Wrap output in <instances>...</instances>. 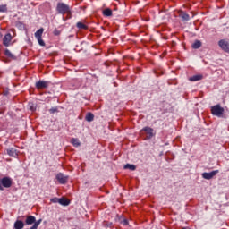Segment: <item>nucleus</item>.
<instances>
[{"label": "nucleus", "instance_id": "obj_23", "mask_svg": "<svg viewBox=\"0 0 229 229\" xmlns=\"http://www.w3.org/2000/svg\"><path fill=\"white\" fill-rule=\"evenodd\" d=\"M0 12L4 13V12H8V7L6 4L4 5H0Z\"/></svg>", "mask_w": 229, "mask_h": 229}, {"label": "nucleus", "instance_id": "obj_21", "mask_svg": "<svg viewBox=\"0 0 229 229\" xmlns=\"http://www.w3.org/2000/svg\"><path fill=\"white\" fill-rule=\"evenodd\" d=\"M192 49H199L201 47V41L196 40L192 45H191Z\"/></svg>", "mask_w": 229, "mask_h": 229}, {"label": "nucleus", "instance_id": "obj_28", "mask_svg": "<svg viewBox=\"0 0 229 229\" xmlns=\"http://www.w3.org/2000/svg\"><path fill=\"white\" fill-rule=\"evenodd\" d=\"M124 225H128V221L127 220H124Z\"/></svg>", "mask_w": 229, "mask_h": 229}, {"label": "nucleus", "instance_id": "obj_14", "mask_svg": "<svg viewBox=\"0 0 229 229\" xmlns=\"http://www.w3.org/2000/svg\"><path fill=\"white\" fill-rule=\"evenodd\" d=\"M71 143L72 146H74V148H80V146H81V143L78 138H72Z\"/></svg>", "mask_w": 229, "mask_h": 229}, {"label": "nucleus", "instance_id": "obj_4", "mask_svg": "<svg viewBox=\"0 0 229 229\" xmlns=\"http://www.w3.org/2000/svg\"><path fill=\"white\" fill-rule=\"evenodd\" d=\"M44 34V28L39 29L38 31L35 32V38H37L39 46H46V42L42 39V35Z\"/></svg>", "mask_w": 229, "mask_h": 229}, {"label": "nucleus", "instance_id": "obj_17", "mask_svg": "<svg viewBox=\"0 0 229 229\" xmlns=\"http://www.w3.org/2000/svg\"><path fill=\"white\" fill-rule=\"evenodd\" d=\"M85 120L88 121V123H92L94 121V114L92 113H87L85 116Z\"/></svg>", "mask_w": 229, "mask_h": 229}, {"label": "nucleus", "instance_id": "obj_15", "mask_svg": "<svg viewBox=\"0 0 229 229\" xmlns=\"http://www.w3.org/2000/svg\"><path fill=\"white\" fill-rule=\"evenodd\" d=\"M71 200L69 199H66L64 197L59 199V204L64 205V207H67V205H70Z\"/></svg>", "mask_w": 229, "mask_h": 229}, {"label": "nucleus", "instance_id": "obj_26", "mask_svg": "<svg viewBox=\"0 0 229 229\" xmlns=\"http://www.w3.org/2000/svg\"><path fill=\"white\" fill-rule=\"evenodd\" d=\"M52 203H60V199L58 198H54L51 199Z\"/></svg>", "mask_w": 229, "mask_h": 229}, {"label": "nucleus", "instance_id": "obj_20", "mask_svg": "<svg viewBox=\"0 0 229 229\" xmlns=\"http://www.w3.org/2000/svg\"><path fill=\"white\" fill-rule=\"evenodd\" d=\"M6 151L9 157H15L17 155V150H15V148H8Z\"/></svg>", "mask_w": 229, "mask_h": 229}, {"label": "nucleus", "instance_id": "obj_5", "mask_svg": "<svg viewBox=\"0 0 229 229\" xmlns=\"http://www.w3.org/2000/svg\"><path fill=\"white\" fill-rule=\"evenodd\" d=\"M219 47H221L222 51H225V53H229V42L226 39H221L218 42Z\"/></svg>", "mask_w": 229, "mask_h": 229}, {"label": "nucleus", "instance_id": "obj_18", "mask_svg": "<svg viewBox=\"0 0 229 229\" xmlns=\"http://www.w3.org/2000/svg\"><path fill=\"white\" fill-rule=\"evenodd\" d=\"M76 26L79 30H89V26H87L81 21L77 22Z\"/></svg>", "mask_w": 229, "mask_h": 229}, {"label": "nucleus", "instance_id": "obj_25", "mask_svg": "<svg viewBox=\"0 0 229 229\" xmlns=\"http://www.w3.org/2000/svg\"><path fill=\"white\" fill-rule=\"evenodd\" d=\"M50 114H56V112H58V108L57 107H52L49 110Z\"/></svg>", "mask_w": 229, "mask_h": 229}, {"label": "nucleus", "instance_id": "obj_10", "mask_svg": "<svg viewBox=\"0 0 229 229\" xmlns=\"http://www.w3.org/2000/svg\"><path fill=\"white\" fill-rule=\"evenodd\" d=\"M12 34L7 33L3 38V44L5 46V47H8L10 46V42H12Z\"/></svg>", "mask_w": 229, "mask_h": 229}, {"label": "nucleus", "instance_id": "obj_24", "mask_svg": "<svg viewBox=\"0 0 229 229\" xmlns=\"http://www.w3.org/2000/svg\"><path fill=\"white\" fill-rule=\"evenodd\" d=\"M60 33H62V31L59 30L58 29H55V30H54V35H55V37H58V35H60Z\"/></svg>", "mask_w": 229, "mask_h": 229}, {"label": "nucleus", "instance_id": "obj_9", "mask_svg": "<svg viewBox=\"0 0 229 229\" xmlns=\"http://www.w3.org/2000/svg\"><path fill=\"white\" fill-rule=\"evenodd\" d=\"M2 185L5 187V189H10V187H12V179L10 177H4L2 179Z\"/></svg>", "mask_w": 229, "mask_h": 229}, {"label": "nucleus", "instance_id": "obj_22", "mask_svg": "<svg viewBox=\"0 0 229 229\" xmlns=\"http://www.w3.org/2000/svg\"><path fill=\"white\" fill-rule=\"evenodd\" d=\"M123 169H130V171H135V169H137V166H135V165L126 164L123 166Z\"/></svg>", "mask_w": 229, "mask_h": 229}, {"label": "nucleus", "instance_id": "obj_12", "mask_svg": "<svg viewBox=\"0 0 229 229\" xmlns=\"http://www.w3.org/2000/svg\"><path fill=\"white\" fill-rule=\"evenodd\" d=\"M203 79V74L193 75L189 78L190 81H199Z\"/></svg>", "mask_w": 229, "mask_h": 229}, {"label": "nucleus", "instance_id": "obj_13", "mask_svg": "<svg viewBox=\"0 0 229 229\" xmlns=\"http://www.w3.org/2000/svg\"><path fill=\"white\" fill-rule=\"evenodd\" d=\"M4 55H5V56H7V58H10V60H17V56H15V55L12 54V52L8 49H6L4 51Z\"/></svg>", "mask_w": 229, "mask_h": 229}, {"label": "nucleus", "instance_id": "obj_19", "mask_svg": "<svg viewBox=\"0 0 229 229\" xmlns=\"http://www.w3.org/2000/svg\"><path fill=\"white\" fill-rule=\"evenodd\" d=\"M103 15H105V17H112L113 13L110 8H106L103 11Z\"/></svg>", "mask_w": 229, "mask_h": 229}, {"label": "nucleus", "instance_id": "obj_8", "mask_svg": "<svg viewBox=\"0 0 229 229\" xmlns=\"http://www.w3.org/2000/svg\"><path fill=\"white\" fill-rule=\"evenodd\" d=\"M217 173H219V170H215L210 173H203L202 178H204V180H212V178H214V176H216Z\"/></svg>", "mask_w": 229, "mask_h": 229}, {"label": "nucleus", "instance_id": "obj_11", "mask_svg": "<svg viewBox=\"0 0 229 229\" xmlns=\"http://www.w3.org/2000/svg\"><path fill=\"white\" fill-rule=\"evenodd\" d=\"M179 17H181L182 21H189L191 19L189 14L183 11L179 12Z\"/></svg>", "mask_w": 229, "mask_h": 229}, {"label": "nucleus", "instance_id": "obj_1", "mask_svg": "<svg viewBox=\"0 0 229 229\" xmlns=\"http://www.w3.org/2000/svg\"><path fill=\"white\" fill-rule=\"evenodd\" d=\"M56 12L61 13V15H66L64 21H67L72 17V13L71 12V7L64 3H58L56 6Z\"/></svg>", "mask_w": 229, "mask_h": 229}, {"label": "nucleus", "instance_id": "obj_3", "mask_svg": "<svg viewBox=\"0 0 229 229\" xmlns=\"http://www.w3.org/2000/svg\"><path fill=\"white\" fill-rule=\"evenodd\" d=\"M211 114L216 117H221L225 114V108L221 107V105H216L211 107Z\"/></svg>", "mask_w": 229, "mask_h": 229}, {"label": "nucleus", "instance_id": "obj_2", "mask_svg": "<svg viewBox=\"0 0 229 229\" xmlns=\"http://www.w3.org/2000/svg\"><path fill=\"white\" fill-rule=\"evenodd\" d=\"M157 132L151 127H144L140 131V135L143 139V140H149L155 137Z\"/></svg>", "mask_w": 229, "mask_h": 229}, {"label": "nucleus", "instance_id": "obj_6", "mask_svg": "<svg viewBox=\"0 0 229 229\" xmlns=\"http://www.w3.org/2000/svg\"><path fill=\"white\" fill-rule=\"evenodd\" d=\"M56 180L61 183V185H65L69 182V176L64 175V174L59 173L56 175Z\"/></svg>", "mask_w": 229, "mask_h": 229}, {"label": "nucleus", "instance_id": "obj_27", "mask_svg": "<svg viewBox=\"0 0 229 229\" xmlns=\"http://www.w3.org/2000/svg\"><path fill=\"white\" fill-rule=\"evenodd\" d=\"M0 191H3V183H2V180L0 179Z\"/></svg>", "mask_w": 229, "mask_h": 229}, {"label": "nucleus", "instance_id": "obj_7", "mask_svg": "<svg viewBox=\"0 0 229 229\" xmlns=\"http://www.w3.org/2000/svg\"><path fill=\"white\" fill-rule=\"evenodd\" d=\"M47 87H49V82L47 81H38L36 82V89H38V90H44V89H47Z\"/></svg>", "mask_w": 229, "mask_h": 229}, {"label": "nucleus", "instance_id": "obj_16", "mask_svg": "<svg viewBox=\"0 0 229 229\" xmlns=\"http://www.w3.org/2000/svg\"><path fill=\"white\" fill-rule=\"evenodd\" d=\"M14 228L15 229H22L24 228V222L21 221V220H17L14 223Z\"/></svg>", "mask_w": 229, "mask_h": 229}]
</instances>
